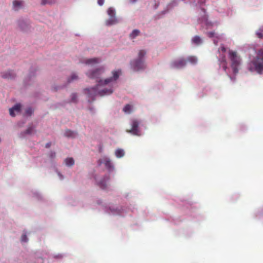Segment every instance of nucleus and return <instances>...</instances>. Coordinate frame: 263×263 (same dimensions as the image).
<instances>
[{
    "label": "nucleus",
    "instance_id": "29",
    "mask_svg": "<svg viewBox=\"0 0 263 263\" xmlns=\"http://www.w3.org/2000/svg\"><path fill=\"white\" fill-rule=\"evenodd\" d=\"M220 50H221L222 52H225L226 51V48L223 45H221L219 49V51H220Z\"/></svg>",
    "mask_w": 263,
    "mask_h": 263
},
{
    "label": "nucleus",
    "instance_id": "15",
    "mask_svg": "<svg viewBox=\"0 0 263 263\" xmlns=\"http://www.w3.org/2000/svg\"><path fill=\"white\" fill-rule=\"evenodd\" d=\"M23 2L22 1H14L13 3V5L14 9L15 10H17L18 9H20L22 5Z\"/></svg>",
    "mask_w": 263,
    "mask_h": 263
},
{
    "label": "nucleus",
    "instance_id": "18",
    "mask_svg": "<svg viewBox=\"0 0 263 263\" xmlns=\"http://www.w3.org/2000/svg\"><path fill=\"white\" fill-rule=\"evenodd\" d=\"M115 155L117 158H121L124 155V152L123 149L119 148L116 151Z\"/></svg>",
    "mask_w": 263,
    "mask_h": 263
},
{
    "label": "nucleus",
    "instance_id": "14",
    "mask_svg": "<svg viewBox=\"0 0 263 263\" xmlns=\"http://www.w3.org/2000/svg\"><path fill=\"white\" fill-rule=\"evenodd\" d=\"M192 42L194 44L199 45L202 43V40L199 36L196 35L193 37Z\"/></svg>",
    "mask_w": 263,
    "mask_h": 263
},
{
    "label": "nucleus",
    "instance_id": "28",
    "mask_svg": "<svg viewBox=\"0 0 263 263\" xmlns=\"http://www.w3.org/2000/svg\"><path fill=\"white\" fill-rule=\"evenodd\" d=\"M256 34V36L259 39H262L263 37V33L261 31L257 32Z\"/></svg>",
    "mask_w": 263,
    "mask_h": 263
},
{
    "label": "nucleus",
    "instance_id": "5",
    "mask_svg": "<svg viewBox=\"0 0 263 263\" xmlns=\"http://www.w3.org/2000/svg\"><path fill=\"white\" fill-rule=\"evenodd\" d=\"M107 14L109 16V18L106 21L107 25H114L118 22V20L115 16V10L112 7H109L108 9Z\"/></svg>",
    "mask_w": 263,
    "mask_h": 263
},
{
    "label": "nucleus",
    "instance_id": "30",
    "mask_svg": "<svg viewBox=\"0 0 263 263\" xmlns=\"http://www.w3.org/2000/svg\"><path fill=\"white\" fill-rule=\"evenodd\" d=\"M104 3V0H98V4L100 6H102Z\"/></svg>",
    "mask_w": 263,
    "mask_h": 263
},
{
    "label": "nucleus",
    "instance_id": "17",
    "mask_svg": "<svg viewBox=\"0 0 263 263\" xmlns=\"http://www.w3.org/2000/svg\"><path fill=\"white\" fill-rule=\"evenodd\" d=\"M186 60L193 65L196 64L197 62V59L195 56H190Z\"/></svg>",
    "mask_w": 263,
    "mask_h": 263
},
{
    "label": "nucleus",
    "instance_id": "27",
    "mask_svg": "<svg viewBox=\"0 0 263 263\" xmlns=\"http://www.w3.org/2000/svg\"><path fill=\"white\" fill-rule=\"evenodd\" d=\"M21 241L22 242H27L28 241V238L26 234H24L22 236Z\"/></svg>",
    "mask_w": 263,
    "mask_h": 263
},
{
    "label": "nucleus",
    "instance_id": "2",
    "mask_svg": "<svg viewBox=\"0 0 263 263\" xmlns=\"http://www.w3.org/2000/svg\"><path fill=\"white\" fill-rule=\"evenodd\" d=\"M248 69L250 71H256L258 73L263 72V49L257 51L256 57L250 63Z\"/></svg>",
    "mask_w": 263,
    "mask_h": 263
},
{
    "label": "nucleus",
    "instance_id": "13",
    "mask_svg": "<svg viewBox=\"0 0 263 263\" xmlns=\"http://www.w3.org/2000/svg\"><path fill=\"white\" fill-rule=\"evenodd\" d=\"M100 62V60L98 58H92V59H88L86 61V64H98Z\"/></svg>",
    "mask_w": 263,
    "mask_h": 263
},
{
    "label": "nucleus",
    "instance_id": "23",
    "mask_svg": "<svg viewBox=\"0 0 263 263\" xmlns=\"http://www.w3.org/2000/svg\"><path fill=\"white\" fill-rule=\"evenodd\" d=\"M33 131L34 128L32 127H29L26 130L25 134L26 135H30L33 133Z\"/></svg>",
    "mask_w": 263,
    "mask_h": 263
},
{
    "label": "nucleus",
    "instance_id": "20",
    "mask_svg": "<svg viewBox=\"0 0 263 263\" xmlns=\"http://www.w3.org/2000/svg\"><path fill=\"white\" fill-rule=\"evenodd\" d=\"M66 165L71 166L74 164V160L72 158H67L65 160Z\"/></svg>",
    "mask_w": 263,
    "mask_h": 263
},
{
    "label": "nucleus",
    "instance_id": "34",
    "mask_svg": "<svg viewBox=\"0 0 263 263\" xmlns=\"http://www.w3.org/2000/svg\"><path fill=\"white\" fill-rule=\"evenodd\" d=\"M214 44H215L216 45H217V41H215V40H214Z\"/></svg>",
    "mask_w": 263,
    "mask_h": 263
},
{
    "label": "nucleus",
    "instance_id": "35",
    "mask_svg": "<svg viewBox=\"0 0 263 263\" xmlns=\"http://www.w3.org/2000/svg\"><path fill=\"white\" fill-rule=\"evenodd\" d=\"M132 3H135L137 0H130Z\"/></svg>",
    "mask_w": 263,
    "mask_h": 263
},
{
    "label": "nucleus",
    "instance_id": "25",
    "mask_svg": "<svg viewBox=\"0 0 263 263\" xmlns=\"http://www.w3.org/2000/svg\"><path fill=\"white\" fill-rule=\"evenodd\" d=\"M77 95L76 93H73L71 95V102H77Z\"/></svg>",
    "mask_w": 263,
    "mask_h": 263
},
{
    "label": "nucleus",
    "instance_id": "24",
    "mask_svg": "<svg viewBox=\"0 0 263 263\" xmlns=\"http://www.w3.org/2000/svg\"><path fill=\"white\" fill-rule=\"evenodd\" d=\"M54 2H53L52 0H42L41 4L42 5H46L47 4H51L53 3Z\"/></svg>",
    "mask_w": 263,
    "mask_h": 263
},
{
    "label": "nucleus",
    "instance_id": "22",
    "mask_svg": "<svg viewBox=\"0 0 263 263\" xmlns=\"http://www.w3.org/2000/svg\"><path fill=\"white\" fill-rule=\"evenodd\" d=\"M78 79V76H77L75 73H73L71 74L70 78L68 79V82L70 83L74 80H77Z\"/></svg>",
    "mask_w": 263,
    "mask_h": 263
},
{
    "label": "nucleus",
    "instance_id": "12",
    "mask_svg": "<svg viewBox=\"0 0 263 263\" xmlns=\"http://www.w3.org/2000/svg\"><path fill=\"white\" fill-rule=\"evenodd\" d=\"M109 180V177L108 176H105L104 177L102 180L100 181L99 183V186L102 189H104L106 188L107 185H106V181Z\"/></svg>",
    "mask_w": 263,
    "mask_h": 263
},
{
    "label": "nucleus",
    "instance_id": "33",
    "mask_svg": "<svg viewBox=\"0 0 263 263\" xmlns=\"http://www.w3.org/2000/svg\"><path fill=\"white\" fill-rule=\"evenodd\" d=\"M51 143L48 142V143H46L45 147L46 148H49L51 146Z\"/></svg>",
    "mask_w": 263,
    "mask_h": 263
},
{
    "label": "nucleus",
    "instance_id": "21",
    "mask_svg": "<svg viewBox=\"0 0 263 263\" xmlns=\"http://www.w3.org/2000/svg\"><path fill=\"white\" fill-rule=\"evenodd\" d=\"M140 33V31L137 29L134 30L130 34V37L131 39H134L138 36Z\"/></svg>",
    "mask_w": 263,
    "mask_h": 263
},
{
    "label": "nucleus",
    "instance_id": "26",
    "mask_svg": "<svg viewBox=\"0 0 263 263\" xmlns=\"http://www.w3.org/2000/svg\"><path fill=\"white\" fill-rule=\"evenodd\" d=\"M33 110L31 108H28L26 110V114L28 116H31L32 114L33 113Z\"/></svg>",
    "mask_w": 263,
    "mask_h": 263
},
{
    "label": "nucleus",
    "instance_id": "6",
    "mask_svg": "<svg viewBox=\"0 0 263 263\" xmlns=\"http://www.w3.org/2000/svg\"><path fill=\"white\" fill-rule=\"evenodd\" d=\"M139 122L136 119H133L132 121V128L129 129L127 130V132L129 133H131L134 135L136 136H140V134L139 133Z\"/></svg>",
    "mask_w": 263,
    "mask_h": 263
},
{
    "label": "nucleus",
    "instance_id": "31",
    "mask_svg": "<svg viewBox=\"0 0 263 263\" xmlns=\"http://www.w3.org/2000/svg\"><path fill=\"white\" fill-rule=\"evenodd\" d=\"M55 157V152H51L50 154V157L51 158H53Z\"/></svg>",
    "mask_w": 263,
    "mask_h": 263
},
{
    "label": "nucleus",
    "instance_id": "19",
    "mask_svg": "<svg viewBox=\"0 0 263 263\" xmlns=\"http://www.w3.org/2000/svg\"><path fill=\"white\" fill-rule=\"evenodd\" d=\"M76 133L70 130H66L64 133V135L67 137H74L76 136Z\"/></svg>",
    "mask_w": 263,
    "mask_h": 263
},
{
    "label": "nucleus",
    "instance_id": "11",
    "mask_svg": "<svg viewBox=\"0 0 263 263\" xmlns=\"http://www.w3.org/2000/svg\"><path fill=\"white\" fill-rule=\"evenodd\" d=\"M220 62V65L222 66V68L226 71L227 68L226 59L224 55H222L219 60Z\"/></svg>",
    "mask_w": 263,
    "mask_h": 263
},
{
    "label": "nucleus",
    "instance_id": "10",
    "mask_svg": "<svg viewBox=\"0 0 263 263\" xmlns=\"http://www.w3.org/2000/svg\"><path fill=\"white\" fill-rule=\"evenodd\" d=\"M15 76V74L12 71H8L2 73V77L5 79H11L14 78Z\"/></svg>",
    "mask_w": 263,
    "mask_h": 263
},
{
    "label": "nucleus",
    "instance_id": "16",
    "mask_svg": "<svg viewBox=\"0 0 263 263\" xmlns=\"http://www.w3.org/2000/svg\"><path fill=\"white\" fill-rule=\"evenodd\" d=\"M133 109V106L130 104H126L123 108V110L126 114L131 113Z\"/></svg>",
    "mask_w": 263,
    "mask_h": 263
},
{
    "label": "nucleus",
    "instance_id": "32",
    "mask_svg": "<svg viewBox=\"0 0 263 263\" xmlns=\"http://www.w3.org/2000/svg\"><path fill=\"white\" fill-rule=\"evenodd\" d=\"M215 33L214 32H209L208 35L209 37H212L214 36Z\"/></svg>",
    "mask_w": 263,
    "mask_h": 263
},
{
    "label": "nucleus",
    "instance_id": "7",
    "mask_svg": "<svg viewBox=\"0 0 263 263\" xmlns=\"http://www.w3.org/2000/svg\"><path fill=\"white\" fill-rule=\"evenodd\" d=\"M187 63V61L184 58H180L175 60L171 63L172 67L176 68H181L184 67Z\"/></svg>",
    "mask_w": 263,
    "mask_h": 263
},
{
    "label": "nucleus",
    "instance_id": "9",
    "mask_svg": "<svg viewBox=\"0 0 263 263\" xmlns=\"http://www.w3.org/2000/svg\"><path fill=\"white\" fill-rule=\"evenodd\" d=\"M21 105L20 104L15 105L13 107L9 109L10 115L12 117H14L15 115L14 111H15L16 112H19L21 110Z\"/></svg>",
    "mask_w": 263,
    "mask_h": 263
},
{
    "label": "nucleus",
    "instance_id": "8",
    "mask_svg": "<svg viewBox=\"0 0 263 263\" xmlns=\"http://www.w3.org/2000/svg\"><path fill=\"white\" fill-rule=\"evenodd\" d=\"M99 164L102 163L104 164L106 167L108 169H111L112 167V163L110 160V159L108 158L105 157L102 159H100L99 160Z\"/></svg>",
    "mask_w": 263,
    "mask_h": 263
},
{
    "label": "nucleus",
    "instance_id": "3",
    "mask_svg": "<svg viewBox=\"0 0 263 263\" xmlns=\"http://www.w3.org/2000/svg\"><path fill=\"white\" fill-rule=\"evenodd\" d=\"M146 53V51L144 50H139L137 58L130 62L131 67L134 71H137L145 68L146 65L144 58Z\"/></svg>",
    "mask_w": 263,
    "mask_h": 263
},
{
    "label": "nucleus",
    "instance_id": "4",
    "mask_svg": "<svg viewBox=\"0 0 263 263\" xmlns=\"http://www.w3.org/2000/svg\"><path fill=\"white\" fill-rule=\"evenodd\" d=\"M229 58L231 62V67L233 72L236 74L239 71V67L240 66L241 59L238 53L232 50H229Z\"/></svg>",
    "mask_w": 263,
    "mask_h": 263
},
{
    "label": "nucleus",
    "instance_id": "1",
    "mask_svg": "<svg viewBox=\"0 0 263 263\" xmlns=\"http://www.w3.org/2000/svg\"><path fill=\"white\" fill-rule=\"evenodd\" d=\"M104 69L103 67L97 68L94 70L89 71L87 72V76L91 79H96L98 84L96 87L85 89V93L87 94L90 99L94 100V97L97 95L103 96L108 95L112 92V89L104 88L101 89V86L105 85L108 84H112L117 81L121 73V70H114L112 72V76L106 79L104 81L100 79V76L104 72Z\"/></svg>",
    "mask_w": 263,
    "mask_h": 263
}]
</instances>
